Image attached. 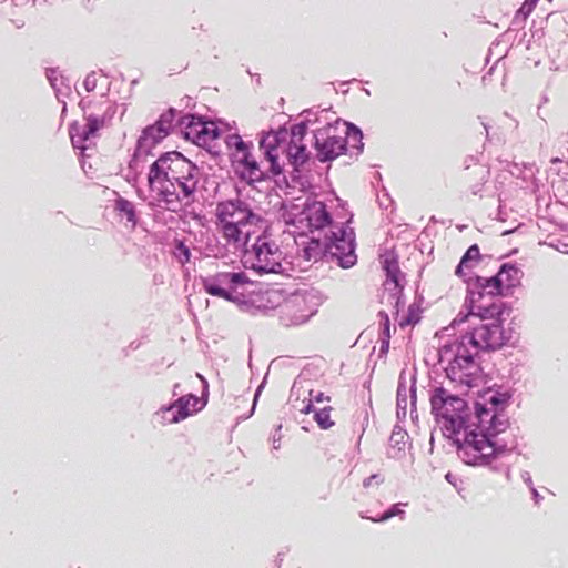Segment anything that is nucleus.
<instances>
[{"mask_svg": "<svg viewBox=\"0 0 568 568\" xmlns=\"http://www.w3.org/2000/svg\"><path fill=\"white\" fill-rule=\"evenodd\" d=\"M200 170L180 152H168L155 160L148 173L151 197L159 206L178 212L194 202Z\"/></svg>", "mask_w": 568, "mask_h": 568, "instance_id": "nucleus-1", "label": "nucleus"}, {"mask_svg": "<svg viewBox=\"0 0 568 568\" xmlns=\"http://www.w3.org/2000/svg\"><path fill=\"white\" fill-rule=\"evenodd\" d=\"M261 222L248 203L236 197L220 201L214 210V225L225 245L234 250H243L255 227Z\"/></svg>", "mask_w": 568, "mask_h": 568, "instance_id": "nucleus-2", "label": "nucleus"}, {"mask_svg": "<svg viewBox=\"0 0 568 568\" xmlns=\"http://www.w3.org/2000/svg\"><path fill=\"white\" fill-rule=\"evenodd\" d=\"M432 410L442 420L444 435L452 438L467 425L469 417L466 402L448 394L443 387L436 388L430 397Z\"/></svg>", "mask_w": 568, "mask_h": 568, "instance_id": "nucleus-3", "label": "nucleus"}, {"mask_svg": "<svg viewBox=\"0 0 568 568\" xmlns=\"http://www.w3.org/2000/svg\"><path fill=\"white\" fill-rule=\"evenodd\" d=\"M282 216L286 224L305 231L321 230L331 224V215L326 205L315 200H295L284 203Z\"/></svg>", "mask_w": 568, "mask_h": 568, "instance_id": "nucleus-4", "label": "nucleus"}, {"mask_svg": "<svg viewBox=\"0 0 568 568\" xmlns=\"http://www.w3.org/2000/svg\"><path fill=\"white\" fill-rule=\"evenodd\" d=\"M450 439L457 446L459 456L468 465L486 464L496 452L491 439L469 425L463 427Z\"/></svg>", "mask_w": 568, "mask_h": 568, "instance_id": "nucleus-5", "label": "nucleus"}, {"mask_svg": "<svg viewBox=\"0 0 568 568\" xmlns=\"http://www.w3.org/2000/svg\"><path fill=\"white\" fill-rule=\"evenodd\" d=\"M243 251V264L258 274H280L284 268L282 265L283 254L278 245L266 236H258L254 244Z\"/></svg>", "mask_w": 568, "mask_h": 568, "instance_id": "nucleus-6", "label": "nucleus"}, {"mask_svg": "<svg viewBox=\"0 0 568 568\" xmlns=\"http://www.w3.org/2000/svg\"><path fill=\"white\" fill-rule=\"evenodd\" d=\"M452 352L453 358L448 361L446 367L447 377L453 382L467 388L477 386L479 378V366L474 359V355L467 349V346L458 342L444 352L448 355Z\"/></svg>", "mask_w": 568, "mask_h": 568, "instance_id": "nucleus-7", "label": "nucleus"}, {"mask_svg": "<svg viewBox=\"0 0 568 568\" xmlns=\"http://www.w3.org/2000/svg\"><path fill=\"white\" fill-rule=\"evenodd\" d=\"M287 129H281L265 135L260 142V150L268 163V171L273 175H280L285 166L290 165L287 153Z\"/></svg>", "mask_w": 568, "mask_h": 568, "instance_id": "nucleus-8", "label": "nucleus"}, {"mask_svg": "<svg viewBox=\"0 0 568 568\" xmlns=\"http://www.w3.org/2000/svg\"><path fill=\"white\" fill-rule=\"evenodd\" d=\"M460 342L476 351H495L505 344L506 337L500 323H478L462 336Z\"/></svg>", "mask_w": 568, "mask_h": 568, "instance_id": "nucleus-9", "label": "nucleus"}, {"mask_svg": "<svg viewBox=\"0 0 568 568\" xmlns=\"http://www.w3.org/2000/svg\"><path fill=\"white\" fill-rule=\"evenodd\" d=\"M313 139L316 156L321 162L332 161L346 151L347 138L335 126L328 125L317 129Z\"/></svg>", "mask_w": 568, "mask_h": 568, "instance_id": "nucleus-10", "label": "nucleus"}, {"mask_svg": "<svg viewBox=\"0 0 568 568\" xmlns=\"http://www.w3.org/2000/svg\"><path fill=\"white\" fill-rule=\"evenodd\" d=\"M519 270L510 264H503L491 277H478V286L490 296H507L519 282Z\"/></svg>", "mask_w": 568, "mask_h": 568, "instance_id": "nucleus-11", "label": "nucleus"}, {"mask_svg": "<svg viewBox=\"0 0 568 568\" xmlns=\"http://www.w3.org/2000/svg\"><path fill=\"white\" fill-rule=\"evenodd\" d=\"M248 283V277L244 272H217L216 274L203 280L204 291L212 295L233 301L231 291L237 286Z\"/></svg>", "mask_w": 568, "mask_h": 568, "instance_id": "nucleus-12", "label": "nucleus"}, {"mask_svg": "<svg viewBox=\"0 0 568 568\" xmlns=\"http://www.w3.org/2000/svg\"><path fill=\"white\" fill-rule=\"evenodd\" d=\"M307 125L304 123H297L287 129L288 162L294 170H298L311 158L308 145L312 140L307 139Z\"/></svg>", "mask_w": 568, "mask_h": 568, "instance_id": "nucleus-13", "label": "nucleus"}, {"mask_svg": "<svg viewBox=\"0 0 568 568\" xmlns=\"http://www.w3.org/2000/svg\"><path fill=\"white\" fill-rule=\"evenodd\" d=\"M221 134L222 132L216 123L195 118L189 122L184 130L186 140L209 150L217 146V140L221 138Z\"/></svg>", "mask_w": 568, "mask_h": 568, "instance_id": "nucleus-14", "label": "nucleus"}, {"mask_svg": "<svg viewBox=\"0 0 568 568\" xmlns=\"http://www.w3.org/2000/svg\"><path fill=\"white\" fill-rule=\"evenodd\" d=\"M339 235L333 233L328 250L331 255L337 260L339 266L348 268L356 263L355 243L352 233L339 230Z\"/></svg>", "mask_w": 568, "mask_h": 568, "instance_id": "nucleus-15", "label": "nucleus"}, {"mask_svg": "<svg viewBox=\"0 0 568 568\" xmlns=\"http://www.w3.org/2000/svg\"><path fill=\"white\" fill-rule=\"evenodd\" d=\"M510 308L503 301H493L491 303L484 304L480 301H473L468 317L478 318L480 323H503L505 322V313Z\"/></svg>", "mask_w": 568, "mask_h": 568, "instance_id": "nucleus-16", "label": "nucleus"}, {"mask_svg": "<svg viewBox=\"0 0 568 568\" xmlns=\"http://www.w3.org/2000/svg\"><path fill=\"white\" fill-rule=\"evenodd\" d=\"M105 121L103 118L89 115L85 118V124L83 126L73 125L70 130L71 142L74 148L80 150H85L87 145L84 144L92 138L98 135V132L104 128Z\"/></svg>", "mask_w": 568, "mask_h": 568, "instance_id": "nucleus-17", "label": "nucleus"}, {"mask_svg": "<svg viewBox=\"0 0 568 568\" xmlns=\"http://www.w3.org/2000/svg\"><path fill=\"white\" fill-rule=\"evenodd\" d=\"M174 118L175 112L172 109L162 113L159 120L153 125H150L146 129H144L139 140L140 143L154 145L161 142L170 133Z\"/></svg>", "mask_w": 568, "mask_h": 568, "instance_id": "nucleus-18", "label": "nucleus"}, {"mask_svg": "<svg viewBox=\"0 0 568 568\" xmlns=\"http://www.w3.org/2000/svg\"><path fill=\"white\" fill-rule=\"evenodd\" d=\"M197 399L194 396H184L178 399L172 406L163 410V419L169 423H179L195 412Z\"/></svg>", "mask_w": 568, "mask_h": 568, "instance_id": "nucleus-19", "label": "nucleus"}, {"mask_svg": "<svg viewBox=\"0 0 568 568\" xmlns=\"http://www.w3.org/2000/svg\"><path fill=\"white\" fill-rule=\"evenodd\" d=\"M236 163V173L242 180L248 183L263 180L264 170L251 153H243V156L234 160Z\"/></svg>", "mask_w": 568, "mask_h": 568, "instance_id": "nucleus-20", "label": "nucleus"}, {"mask_svg": "<svg viewBox=\"0 0 568 568\" xmlns=\"http://www.w3.org/2000/svg\"><path fill=\"white\" fill-rule=\"evenodd\" d=\"M383 270L386 272L387 281L386 284L392 283L394 284V287L398 290V293L402 291L400 285V270L398 266L397 258L388 253L382 256L381 260Z\"/></svg>", "mask_w": 568, "mask_h": 568, "instance_id": "nucleus-21", "label": "nucleus"}, {"mask_svg": "<svg viewBox=\"0 0 568 568\" xmlns=\"http://www.w3.org/2000/svg\"><path fill=\"white\" fill-rule=\"evenodd\" d=\"M399 304H400V300L397 298V302H396V320L398 322V325L404 328L406 326H409V325H415L419 322L420 320V312H419V308L412 304L409 305L408 310L403 312L400 314L399 312Z\"/></svg>", "mask_w": 568, "mask_h": 568, "instance_id": "nucleus-22", "label": "nucleus"}, {"mask_svg": "<svg viewBox=\"0 0 568 568\" xmlns=\"http://www.w3.org/2000/svg\"><path fill=\"white\" fill-rule=\"evenodd\" d=\"M480 260V251L477 244L471 245L464 256L462 257L459 264L457 265L455 270V275L458 277H464L466 274L464 272V268L471 267V263H477Z\"/></svg>", "mask_w": 568, "mask_h": 568, "instance_id": "nucleus-23", "label": "nucleus"}, {"mask_svg": "<svg viewBox=\"0 0 568 568\" xmlns=\"http://www.w3.org/2000/svg\"><path fill=\"white\" fill-rule=\"evenodd\" d=\"M115 210L124 217L132 226L136 224L135 207L132 202L124 197H119L115 201Z\"/></svg>", "mask_w": 568, "mask_h": 568, "instance_id": "nucleus-24", "label": "nucleus"}, {"mask_svg": "<svg viewBox=\"0 0 568 568\" xmlns=\"http://www.w3.org/2000/svg\"><path fill=\"white\" fill-rule=\"evenodd\" d=\"M333 410V407L327 406L315 412L314 419L321 429H329L335 425V420L332 418Z\"/></svg>", "mask_w": 568, "mask_h": 568, "instance_id": "nucleus-25", "label": "nucleus"}, {"mask_svg": "<svg viewBox=\"0 0 568 568\" xmlns=\"http://www.w3.org/2000/svg\"><path fill=\"white\" fill-rule=\"evenodd\" d=\"M227 148L230 150H234L235 160L240 156H243V153H250L247 144L242 140V138L237 134H230L225 140Z\"/></svg>", "mask_w": 568, "mask_h": 568, "instance_id": "nucleus-26", "label": "nucleus"}, {"mask_svg": "<svg viewBox=\"0 0 568 568\" xmlns=\"http://www.w3.org/2000/svg\"><path fill=\"white\" fill-rule=\"evenodd\" d=\"M322 253V246L320 241L317 240H310L305 243L304 247L302 248V257L310 262L312 260H316Z\"/></svg>", "mask_w": 568, "mask_h": 568, "instance_id": "nucleus-27", "label": "nucleus"}, {"mask_svg": "<svg viewBox=\"0 0 568 568\" xmlns=\"http://www.w3.org/2000/svg\"><path fill=\"white\" fill-rule=\"evenodd\" d=\"M539 0H525L521 7L517 11L518 17H523L524 20L534 11Z\"/></svg>", "mask_w": 568, "mask_h": 568, "instance_id": "nucleus-28", "label": "nucleus"}, {"mask_svg": "<svg viewBox=\"0 0 568 568\" xmlns=\"http://www.w3.org/2000/svg\"><path fill=\"white\" fill-rule=\"evenodd\" d=\"M310 396L312 397L311 402L303 408L301 412L304 414H310L313 412V405L312 402L322 403L324 400H329V397H325L322 392H317L314 394L313 390L310 392Z\"/></svg>", "mask_w": 568, "mask_h": 568, "instance_id": "nucleus-29", "label": "nucleus"}, {"mask_svg": "<svg viewBox=\"0 0 568 568\" xmlns=\"http://www.w3.org/2000/svg\"><path fill=\"white\" fill-rule=\"evenodd\" d=\"M403 514H404V511L398 508V505H393V507L390 509L386 510L378 519H372V520L376 521V523H383V521H386L395 516H399Z\"/></svg>", "mask_w": 568, "mask_h": 568, "instance_id": "nucleus-30", "label": "nucleus"}, {"mask_svg": "<svg viewBox=\"0 0 568 568\" xmlns=\"http://www.w3.org/2000/svg\"><path fill=\"white\" fill-rule=\"evenodd\" d=\"M383 317V332L381 338L388 339L390 338V322L386 314H381Z\"/></svg>", "mask_w": 568, "mask_h": 568, "instance_id": "nucleus-31", "label": "nucleus"}, {"mask_svg": "<svg viewBox=\"0 0 568 568\" xmlns=\"http://www.w3.org/2000/svg\"><path fill=\"white\" fill-rule=\"evenodd\" d=\"M389 347V341L381 338V352H387Z\"/></svg>", "mask_w": 568, "mask_h": 568, "instance_id": "nucleus-32", "label": "nucleus"}, {"mask_svg": "<svg viewBox=\"0 0 568 568\" xmlns=\"http://www.w3.org/2000/svg\"><path fill=\"white\" fill-rule=\"evenodd\" d=\"M138 161H139V158H138V155H135V156L133 158V160H132V163H138Z\"/></svg>", "mask_w": 568, "mask_h": 568, "instance_id": "nucleus-33", "label": "nucleus"}]
</instances>
